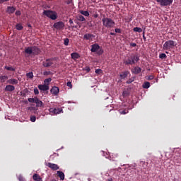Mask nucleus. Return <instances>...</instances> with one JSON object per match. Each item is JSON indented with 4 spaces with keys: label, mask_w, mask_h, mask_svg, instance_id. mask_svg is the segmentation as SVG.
Segmentation results:
<instances>
[{
    "label": "nucleus",
    "mask_w": 181,
    "mask_h": 181,
    "mask_svg": "<svg viewBox=\"0 0 181 181\" xmlns=\"http://www.w3.org/2000/svg\"><path fill=\"white\" fill-rule=\"evenodd\" d=\"M139 62V56L136 54H128L123 60L125 66H132Z\"/></svg>",
    "instance_id": "obj_1"
},
{
    "label": "nucleus",
    "mask_w": 181,
    "mask_h": 181,
    "mask_svg": "<svg viewBox=\"0 0 181 181\" xmlns=\"http://www.w3.org/2000/svg\"><path fill=\"white\" fill-rule=\"evenodd\" d=\"M102 23L103 26L107 28V29H112V28L115 27V21L111 18L105 17V16L103 17Z\"/></svg>",
    "instance_id": "obj_2"
},
{
    "label": "nucleus",
    "mask_w": 181,
    "mask_h": 181,
    "mask_svg": "<svg viewBox=\"0 0 181 181\" xmlns=\"http://www.w3.org/2000/svg\"><path fill=\"white\" fill-rule=\"evenodd\" d=\"M43 16L49 18L52 21H56L57 19V12L52 10H44L42 12Z\"/></svg>",
    "instance_id": "obj_3"
},
{
    "label": "nucleus",
    "mask_w": 181,
    "mask_h": 181,
    "mask_svg": "<svg viewBox=\"0 0 181 181\" xmlns=\"http://www.w3.org/2000/svg\"><path fill=\"white\" fill-rule=\"evenodd\" d=\"M90 47V52L92 53H97V54H98L99 56L104 53V49H103V47H100L98 44H93L91 45Z\"/></svg>",
    "instance_id": "obj_4"
},
{
    "label": "nucleus",
    "mask_w": 181,
    "mask_h": 181,
    "mask_svg": "<svg viewBox=\"0 0 181 181\" xmlns=\"http://www.w3.org/2000/svg\"><path fill=\"white\" fill-rule=\"evenodd\" d=\"M176 42L173 40H168L166 41L163 46V50H171V49H173L176 46Z\"/></svg>",
    "instance_id": "obj_5"
},
{
    "label": "nucleus",
    "mask_w": 181,
    "mask_h": 181,
    "mask_svg": "<svg viewBox=\"0 0 181 181\" xmlns=\"http://www.w3.org/2000/svg\"><path fill=\"white\" fill-rule=\"evenodd\" d=\"M160 6H169L173 3V0H156Z\"/></svg>",
    "instance_id": "obj_6"
},
{
    "label": "nucleus",
    "mask_w": 181,
    "mask_h": 181,
    "mask_svg": "<svg viewBox=\"0 0 181 181\" xmlns=\"http://www.w3.org/2000/svg\"><path fill=\"white\" fill-rule=\"evenodd\" d=\"M53 26L54 29H57V30H62V29H64V23L62 21H59L54 23Z\"/></svg>",
    "instance_id": "obj_7"
},
{
    "label": "nucleus",
    "mask_w": 181,
    "mask_h": 181,
    "mask_svg": "<svg viewBox=\"0 0 181 181\" xmlns=\"http://www.w3.org/2000/svg\"><path fill=\"white\" fill-rule=\"evenodd\" d=\"M53 60H54V58L47 59L42 62V66L44 67H50L51 66H53Z\"/></svg>",
    "instance_id": "obj_8"
},
{
    "label": "nucleus",
    "mask_w": 181,
    "mask_h": 181,
    "mask_svg": "<svg viewBox=\"0 0 181 181\" xmlns=\"http://www.w3.org/2000/svg\"><path fill=\"white\" fill-rule=\"evenodd\" d=\"M63 111V110H62V108L57 107V108H53L51 107L49 109V112H50L51 115H57V114H60V112Z\"/></svg>",
    "instance_id": "obj_9"
},
{
    "label": "nucleus",
    "mask_w": 181,
    "mask_h": 181,
    "mask_svg": "<svg viewBox=\"0 0 181 181\" xmlns=\"http://www.w3.org/2000/svg\"><path fill=\"white\" fill-rule=\"evenodd\" d=\"M46 166L52 169V170H59V168L57 164L52 163H47Z\"/></svg>",
    "instance_id": "obj_10"
},
{
    "label": "nucleus",
    "mask_w": 181,
    "mask_h": 181,
    "mask_svg": "<svg viewBox=\"0 0 181 181\" xmlns=\"http://www.w3.org/2000/svg\"><path fill=\"white\" fill-rule=\"evenodd\" d=\"M95 37V35L86 33L83 35V40H93Z\"/></svg>",
    "instance_id": "obj_11"
},
{
    "label": "nucleus",
    "mask_w": 181,
    "mask_h": 181,
    "mask_svg": "<svg viewBox=\"0 0 181 181\" xmlns=\"http://www.w3.org/2000/svg\"><path fill=\"white\" fill-rule=\"evenodd\" d=\"M142 71V69L139 66H135L133 69H132V73L133 74H139Z\"/></svg>",
    "instance_id": "obj_12"
},
{
    "label": "nucleus",
    "mask_w": 181,
    "mask_h": 181,
    "mask_svg": "<svg viewBox=\"0 0 181 181\" xmlns=\"http://www.w3.org/2000/svg\"><path fill=\"white\" fill-rule=\"evenodd\" d=\"M50 91H51L52 94H53L54 95H57V94H59L60 90L59 89V87L54 86L51 88Z\"/></svg>",
    "instance_id": "obj_13"
},
{
    "label": "nucleus",
    "mask_w": 181,
    "mask_h": 181,
    "mask_svg": "<svg viewBox=\"0 0 181 181\" xmlns=\"http://www.w3.org/2000/svg\"><path fill=\"white\" fill-rule=\"evenodd\" d=\"M38 88L40 90V91H47L49 90V87L47 85H38Z\"/></svg>",
    "instance_id": "obj_14"
},
{
    "label": "nucleus",
    "mask_w": 181,
    "mask_h": 181,
    "mask_svg": "<svg viewBox=\"0 0 181 181\" xmlns=\"http://www.w3.org/2000/svg\"><path fill=\"white\" fill-rule=\"evenodd\" d=\"M129 74V71H123V72H121L119 77L122 80L124 78H127Z\"/></svg>",
    "instance_id": "obj_15"
},
{
    "label": "nucleus",
    "mask_w": 181,
    "mask_h": 181,
    "mask_svg": "<svg viewBox=\"0 0 181 181\" xmlns=\"http://www.w3.org/2000/svg\"><path fill=\"white\" fill-rule=\"evenodd\" d=\"M8 84H11L12 86H15L18 84V81L16 78H11L7 81Z\"/></svg>",
    "instance_id": "obj_16"
},
{
    "label": "nucleus",
    "mask_w": 181,
    "mask_h": 181,
    "mask_svg": "<svg viewBox=\"0 0 181 181\" xmlns=\"http://www.w3.org/2000/svg\"><path fill=\"white\" fill-rule=\"evenodd\" d=\"M5 91H15V86H13V85H7L6 86Z\"/></svg>",
    "instance_id": "obj_17"
},
{
    "label": "nucleus",
    "mask_w": 181,
    "mask_h": 181,
    "mask_svg": "<svg viewBox=\"0 0 181 181\" xmlns=\"http://www.w3.org/2000/svg\"><path fill=\"white\" fill-rule=\"evenodd\" d=\"M25 53H26V54H33V47H26L25 49Z\"/></svg>",
    "instance_id": "obj_18"
},
{
    "label": "nucleus",
    "mask_w": 181,
    "mask_h": 181,
    "mask_svg": "<svg viewBox=\"0 0 181 181\" xmlns=\"http://www.w3.org/2000/svg\"><path fill=\"white\" fill-rule=\"evenodd\" d=\"M33 47V54H39L40 53V49H39L37 47L34 46Z\"/></svg>",
    "instance_id": "obj_19"
},
{
    "label": "nucleus",
    "mask_w": 181,
    "mask_h": 181,
    "mask_svg": "<svg viewBox=\"0 0 181 181\" xmlns=\"http://www.w3.org/2000/svg\"><path fill=\"white\" fill-rule=\"evenodd\" d=\"M71 57L73 60H77V59H80V54H78L77 52L71 53Z\"/></svg>",
    "instance_id": "obj_20"
},
{
    "label": "nucleus",
    "mask_w": 181,
    "mask_h": 181,
    "mask_svg": "<svg viewBox=\"0 0 181 181\" xmlns=\"http://www.w3.org/2000/svg\"><path fill=\"white\" fill-rule=\"evenodd\" d=\"M57 175L61 180H63L64 179V173H63L62 171H57Z\"/></svg>",
    "instance_id": "obj_21"
},
{
    "label": "nucleus",
    "mask_w": 181,
    "mask_h": 181,
    "mask_svg": "<svg viewBox=\"0 0 181 181\" xmlns=\"http://www.w3.org/2000/svg\"><path fill=\"white\" fill-rule=\"evenodd\" d=\"M33 179L35 181H42V177H40V175H39L38 174H34L33 175Z\"/></svg>",
    "instance_id": "obj_22"
},
{
    "label": "nucleus",
    "mask_w": 181,
    "mask_h": 181,
    "mask_svg": "<svg viewBox=\"0 0 181 181\" xmlns=\"http://www.w3.org/2000/svg\"><path fill=\"white\" fill-rule=\"evenodd\" d=\"M15 11H16V8H15V7H13V6H8L7 7V12L8 13H13L15 12Z\"/></svg>",
    "instance_id": "obj_23"
},
{
    "label": "nucleus",
    "mask_w": 181,
    "mask_h": 181,
    "mask_svg": "<svg viewBox=\"0 0 181 181\" xmlns=\"http://www.w3.org/2000/svg\"><path fill=\"white\" fill-rule=\"evenodd\" d=\"M36 107H43V102L42 100H39V98H37L35 100Z\"/></svg>",
    "instance_id": "obj_24"
},
{
    "label": "nucleus",
    "mask_w": 181,
    "mask_h": 181,
    "mask_svg": "<svg viewBox=\"0 0 181 181\" xmlns=\"http://www.w3.org/2000/svg\"><path fill=\"white\" fill-rule=\"evenodd\" d=\"M77 19L78 21H80V22H86V18H84V16H83L82 15H78L77 16Z\"/></svg>",
    "instance_id": "obj_25"
},
{
    "label": "nucleus",
    "mask_w": 181,
    "mask_h": 181,
    "mask_svg": "<svg viewBox=\"0 0 181 181\" xmlns=\"http://www.w3.org/2000/svg\"><path fill=\"white\" fill-rule=\"evenodd\" d=\"M6 80H8V76H0V81L1 83H5Z\"/></svg>",
    "instance_id": "obj_26"
},
{
    "label": "nucleus",
    "mask_w": 181,
    "mask_h": 181,
    "mask_svg": "<svg viewBox=\"0 0 181 181\" xmlns=\"http://www.w3.org/2000/svg\"><path fill=\"white\" fill-rule=\"evenodd\" d=\"M50 81H52V78H48L44 80V83L45 86H48L50 84Z\"/></svg>",
    "instance_id": "obj_27"
},
{
    "label": "nucleus",
    "mask_w": 181,
    "mask_h": 181,
    "mask_svg": "<svg viewBox=\"0 0 181 181\" xmlns=\"http://www.w3.org/2000/svg\"><path fill=\"white\" fill-rule=\"evenodd\" d=\"M142 87L143 88H149L151 87V83L149 82H144Z\"/></svg>",
    "instance_id": "obj_28"
},
{
    "label": "nucleus",
    "mask_w": 181,
    "mask_h": 181,
    "mask_svg": "<svg viewBox=\"0 0 181 181\" xmlns=\"http://www.w3.org/2000/svg\"><path fill=\"white\" fill-rule=\"evenodd\" d=\"M37 99V97L29 98L28 99V101L29 103H34L35 104Z\"/></svg>",
    "instance_id": "obj_29"
},
{
    "label": "nucleus",
    "mask_w": 181,
    "mask_h": 181,
    "mask_svg": "<svg viewBox=\"0 0 181 181\" xmlns=\"http://www.w3.org/2000/svg\"><path fill=\"white\" fill-rule=\"evenodd\" d=\"M80 13L84 16H90V13H88L87 11H81Z\"/></svg>",
    "instance_id": "obj_30"
},
{
    "label": "nucleus",
    "mask_w": 181,
    "mask_h": 181,
    "mask_svg": "<svg viewBox=\"0 0 181 181\" xmlns=\"http://www.w3.org/2000/svg\"><path fill=\"white\" fill-rule=\"evenodd\" d=\"M134 32H138L139 33H142V28L139 27H135L133 29Z\"/></svg>",
    "instance_id": "obj_31"
},
{
    "label": "nucleus",
    "mask_w": 181,
    "mask_h": 181,
    "mask_svg": "<svg viewBox=\"0 0 181 181\" xmlns=\"http://www.w3.org/2000/svg\"><path fill=\"white\" fill-rule=\"evenodd\" d=\"M4 69L6 70H8V71H15V68L12 67V66H5Z\"/></svg>",
    "instance_id": "obj_32"
},
{
    "label": "nucleus",
    "mask_w": 181,
    "mask_h": 181,
    "mask_svg": "<svg viewBox=\"0 0 181 181\" xmlns=\"http://www.w3.org/2000/svg\"><path fill=\"white\" fill-rule=\"evenodd\" d=\"M26 77L28 78H30V79L33 78V72L27 73L26 74Z\"/></svg>",
    "instance_id": "obj_33"
},
{
    "label": "nucleus",
    "mask_w": 181,
    "mask_h": 181,
    "mask_svg": "<svg viewBox=\"0 0 181 181\" xmlns=\"http://www.w3.org/2000/svg\"><path fill=\"white\" fill-rule=\"evenodd\" d=\"M16 29H17V30H22V29H23V27L22 26V24H16Z\"/></svg>",
    "instance_id": "obj_34"
},
{
    "label": "nucleus",
    "mask_w": 181,
    "mask_h": 181,
    "mask_svg": "<svg viewBox=\"0 0 181 181\" xmlns=\"http://www.w3.org/2000/svg\"><path fill=\"white\" fill-rule=\"evenodd\" d=\"M69 42H70V40H69V38H65V39L64 40V45L65 46H69Z\"/></svg>",
    "instance_id": "obj_35"
},
{
    "label": "nucleus",
    "mask_w": 181,
    "mask_h": 181,
    "mask_svg": "<svg viewBox=\"0 0 181 181\" xmlns=\"http://www.w3.org/2000/svg\"><path fill=\"white\" fill-rule=\"evenodd\" d=\"M168 56H166V54L162 53L159 54V59H167Z\"/></svg>",
    "instance_id": "obj_36"
},
{
    "label": "nucleus",
    "mask_w": 181,
    "mask_h": 181,
    "mask_svg": "<svg viewBox=\"0 0 181 181\" xmlns=\"http://www.w3.org/2000/svg\"><path fill=\"white\" fill-rule=\"evenodd\" d=\"M119 112L121 115H125V114H128V110H119Z\"/></svg>",
    "instance_id": "obj_37"
},
{
    "label": "nucleus",
    "mask_w": 181,
    "mask_h": 181,
    "mask_svg": "<svg viewBox=\"0 0 181 181\" xmlns=\"http://www.w3.org/2000/svg\"><path fill=\"white\" fill-rule=\"evenodd\" d=\"M134 78H129L128 81H127V84H131V83H133V81H134Z\"/></svg>",
    "instance_id": "obj_38"
},
{
    "label": "nucleus",
    "mask_w": 181,
    "mask_h": 181,
    "mask_svg": "<svg viewBox=\"0 0 181 181\" xmlns=\"http://www.w3.org/2000/svg\"><path fill=\"white\" fill-rule=\"evenodd\" d=\"M43 74H44V76H49V74H52V71H44Z\"/></svg>",
    "instance_id": "obj_39"
},
{
    "label": "nucleus",
    "mask_w": 181,
    "mask_h": 181,
    "mask_svg": "<svg viewBox=\"0 0 181 181\" xmlns=\"http://www.w3.org/2000/svg\"><path fill=\"white\" fill-rule=\"evenodd\" d=\"M95 73L96 74H101V73H103V70H101V69H95Z\"/></svg>",
    "instance_id": "obj_40"
},
{
    "label": "nucleus",
    "mask_w": 181,
    "mask_h": 181,
    "mask_svg": "<svg viewBox=\"0 0 181 181\" xmlns=\"http://www.w3.org/2000/svg\"><path fill=\"white\" fill-rule=\"evenodd\" d=\"M34 94L35 95H37L39 94V89H37V88H34Z\"/></svg>",
    "instance_id": "obj_41"
},
{
    "label": "nucleus",
    "mask_w": 181,
    "mask_h": 181,
    "mask_svg": "<svg viewBox=\"0 0 181 181\" xmlns=\"http://www.w3.org/2000/svg\"><path fill=\"white\" fill-rule=\"evenodd\" d=\"M30 121L31 122H35L36 121V116H31Z\"/></svg>",
    "instance_id": "obj_42"
},
{
    "label": "nucleus",
    "mask_w": 181,
    "mask_h": 181,
    "mask_svg": "<svg viewBox=\"0 0 181 181\" xmlns=\"http://www.w3.org/2000/svg\"><path fill=\"white\" fill-rule=\"evenodd\" d=\"M67 87H69L70 88H73V85L71 84V82L69 81L66 83Z\"/></svg>",
    "instance_id": "obj_43"
},
{
    "label": "nucleus",
    "mask_w": 181,
    "mask_h": 181,
    "mask_svg": "<svg viewBox=\"0 0 181 181\" xmlns=\"http://www.w3.org/2000/svg\"><path fill=\"white\" fill-rule=\"evenodd\" d=\"M155 78V76L153 75H150L148 76L147 80H153Z\"/></svg>",
    "instance_id": "obj_44"
},
{
    "label": "nucleus",
    "mask_w": 181,
    "mask_h": 181,
    "mask_svg": "<svg viewBox=\"0 0 181 181\" xmlns=\"http://www.w3.org/2000/svg\"><path fill=\"white\" fill-rule=\"evenodd\" d=\"M115 33H121V29L119 28H115Z\"/></svg>",
    "instance_id": "obj_45"
},
{
    "label": "nucleus",
    "mask_w": 181,
    "mask_h": 181,
    "mask_svg": "<svg viewBox=\"0 0 181 181\" xmlns=\"http://www.w3.org/2000/svg\"><path fill=\"white\" fill-rule=\"evenodd\" d=\"M112 159H115V158H118V154L117 153H112Z\"/></svg>",
    "instance_id": "obj_46"
},
{
    "label": "nucleus",
    "mask_w": 181,
    "mask_h": 181,
    "mask_svg": "<svg viewBox=\"0 0 181 181\" xmlns=\"http://www.w3.org/2000/svg\"><path fill=\"white\" fill-rule=\"evenodd\" d=\"M130 46H132V47H136V43L132 42V43H130Z\"/></svg>",
    "instance_id": "obj_47"
},
{
    "label": "nucleus",
    "mask_w": 181,
    "mask_h": 181,
    "mask_svg": "<svg viewBox=\"0 0 181 181\" xmlns=\"http://www.w3.org/2000/svg\"><path fill=\"white\" fill-rule=\"evenodd\" d=\"M16 16H21V11H17L16 12Z\"/></svg>",
    "instance_id": "obj_48"
},
{
    "label": "nucleus",
    "mask_w": 181,
    "mask_h": 181,
    "mask_svg": "<svg viewBox=\"0 0 181 181\" xmlns=\"http://www.w3.org/2000/svg\"><path fill=\"white\" fill-rule=\"evenodd\" d=\"M18 180L19 181H25V179H23V177H19Z\"/></svg>",
    "instance_id": "obj_49"
},
{
    "label": "nucleus",
    "mask_w": 181,
    "mask_h": 181,
    "mask_svg": "<svg viewBox=\"0 0 181 181\" xmlns=\"http://www.w3.org/2000/svg\"><path fill=\"white\" fill-rule=\"evenodd\" d=\"M69 23H70V25H74V22H73V20L69 19Z\"/></svg>",
    "instance_id": "obj_50"
},
{
    "label": "nucleus",
    "mask_w": 181,
    "mask_h": 181,
    "mask_svg": "<svg viewBox=\"0 0 181 181\" xmlns=\"http://www.w3.org/2000/svg\"><path fill=\"white\" fill-rule=\"evenodd\" d=\"M110 35H112V36H114V33H110Z\"/></svg>",
    "instance_id": "obj_51"
},
{
    "label": "nucleus",
    "mask_w": 181,
    "mask_h": 181,
    "mask_svg": "<svg viewBox=\"0 0 181 181\" xmlns=\"http://www.w3.org/2000/svg\"><path fill=\"white\" fill-rule=\"evenodd\" d=\"M86 71H90V68L86 69Z\"/></svg>",
    "instance_id": "obj_52"
},
{
    "label": "nucleus",
    "mask_w": 181,
    "mask_h": 181,
    "mask_svg": "<svg viewBox=\"0 0 181 181\" xmlns=\"http://www.w3.org/2000/svg\"><path fill=\"white\" fill-rule=\"evenodd\" d=\"M107 181H113V180H112V179H110V180L109 179V180H107Z\"/></svg>",
    "instance_id": "obj_53"
},
{
    "label": "nucleus",
    "mask_w": 181,
    "mask_h": 181,
    "mask_svg": "<svg viewBox=\"0 0 181 181\" xmlns=\"http://www.w3.org/2000/svg\"><path fill=\"white\" fill-rule=\"evenodd\" d=\"M32 26L30 25V24L28 25V28H31Z\"/></svg>",
    "instance_id": "obj_54"
},
{
    "label": "nucleus",
    "mask_w": 181,
    "mask_h": 181,
    "mask_svg": "<svg viewBox=\"0 0 181 181\" xmlns=\"http://www.w3.org/2000/svg\"><path fill=\"white\" fill-rule=\"evenodd\" d=\"M123 95H125V91L123 92Z\"/></svg>",
    "instance_id": "obj_55"
},
{
    "label": "nucleus",
    "mask_w": 181,
    "mask_h": 181,
    "mask_svg": "<svg viewBox=\"0 0 181 181\" xmlns=\"http://www.w3.org/2000/svg\"><path fill=\"white\" fill-rule=\"evenodd\" d=\"M144 39H146L145 35H143Z\"/></svg>",
    "instance_id": "obj_56"
},
{
    "label": "nucleus",
    "mask_w": 181,
    "mask_h": 181,
    "mask_svg": "<svg viewBox=\"0 0 181 181\" xmlns=\"http://www.w3.org/2000/svg\"><path fill=\"white\" fill-rule=\"evenodd\" d=\"M165 53H167V54H168V52H165Z\"/></svg>",
    "instance_id": "obj_57"
},
{
    "label": "nucleus",
    "mask_w": 181,
    "mask_h": 181,
    "mask_svg": "<svg viewBox=\"0 0 181 181\" xmlns=\"http://www.w3.org/2000/svg\"><path fill=\"white\" fill-rule=\"evenodd\" d=\"M48 1H52V0H48Z\"/></svg>",
    "instance_id": "obj_58"
}]
</instances>
